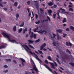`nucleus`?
I'll use <instances>...</instances> for the list:
<instances>
[{
  "instance_id": "f257e3e1",
  "label": "nucleus",
  "mask_w": 74,
  "mask_h": 74,
  "mask_svg": "<svg viewBox=\"0 0 74 74\" xmlns=\"http://www.w3.org/2000/svg\"><path fill=\"white\" fill-rule=\"evenodd\" d=\"M2 34L3 36H4L5 37H6V38H7L8 39L9 41H10V42H12V43H14L15 42V43H17L16 41L14 40H11V39H10V36L7 34L6 33L4 32H2Z\"/></svg>"
},
{
  "instance_id": "f03ea898",
  "label": "nucleus",
  "mask_w": 74,
  "mask_h": 74,
  "mask_svg": "<svg viewBox=\"0 0 74 74\" xmlns=\"http://www.w3.org/2000/svg\"><path fill=\"white\" fill-rule=\"evenodd\" d=\"M31 61L32 64H34L33 69L34 70H35V71H38V69H37V67H36V65H35V64H34V62L33 60H31Z\"/></svg>"
},
{
  "instance_id": "7ed1b4c3",
  "label": "nucleus",
  "mask_w": 74,
  "mask_h": 74,
  "mask_svg": "<svg viewBox=\"0 0 74 74\" xmlns=\"http://www.w3.org/2000/svg\"><path fill=\"white\" fill-rule=\"evenodd\" d=\"M45 46H46V44L44 43L41 46H40V51H42V49H44V48Z\"/></svg>"
},
{
  "instance_id": "20e7f679",
  "label": "nucleus",
  "mask_w": 74,
  "mask_h": 74,
  "mask_svg": "<svg viewBox=\"0 0 74 74\" xmlns=\"http://www.w3.org/2000/svg\"><path fill=\"white\" fill-rule=\"evenodd\" d=\"M60 10H62V11H65L66 10L64 9H62V8H60V9H59L57 11V12L56 13V14H59V13L60 12Z\"/></svg>"
},
{
  "instance_id": "39448f33",
  "label": "nucleus",
  "mask_w": 74,
  "mask_h": 74,
  "mask_svg": "<svg viewBox=\"0 0 74 74\" xmlns=\"http://www.w3.org/2000/svg\"><path fill=\"white\" fill-rule=\"evenodd\" d=\"M33 54L34 55H35V56H36V59H37V60H38V61H40V62H42V61H41V60L38 58V56L37 55H36V54L34 52Z\"/></svg>"
},
{
  "instance_id": "423d86ee",
  "label": "nucleus",
  "mask_w": 74,
  "mask_h": 74,
  "mask_svg": "<svg viewBox=\"0 0 74 74\" xmlns=\"http://www.w3.org/2000/svg\"><path fill=\"white\" fill-rule=\"evenodd\" d=\"M45 31H42V29L40 30L39 31H38L37 32L39 34H43V33H44Z\"/></svg>"
},
{
  "instance_id": "0eeeda50",
  "label": "nucleus",
  "mask_w": 74,
  "mask_h": 74,
  "mask_svg": "<svg viewBox=\"0 0 74 74\" xmlns=\"http://www.w3.org/2000/svg\"><path fill=\"white\" fill-rule=\"evenodd\" d=\"M66 44L67 46H69V45L70 47H71V46H72V44H71L70 42H69V43L68 42H66Z\"/></svg>"
},
{
  "instance_id": "6e6552de",
  "label": "nucleus",
  "mask_w": 74,
  "mask_h": 74,
  "mask_svg": "<svg viewBox=\"0 0 74 74\" xmlns=\"http://www.w3.org/2000/svg\"><path fill=\"white\" fill-rule=\"evenodd\" d=\"M44 66L46 67V68L47 69H48L50 71H51V72H52V70H51V69H50L49 67H48V66H47V65L45 64H44Z\"/></svg>"
},
{
  "instance_id": "1a4fd4ad",
  "label": "nucleus",
  "mask_w": 74,
  "mask_h": 74,
  "mask_svg": "<svg viewBox=\"0 0 74 74\" xmlns=\"http://www.w3.org/2000/svg\"><path fill=\"white\" fill-rule=\"evenodd\" d=\"M21 60L22 61V64L23 66H25V64L23 63L24 62H25V60L23 58H21Z\"/></svg>"
},
{
  "instance_id": "9d476101",
  "label": "nucleus",
  "mask_w": 74,
  "mask_h": 74,
  "mask_svg": "<svg viewBox=\"0 0 74 74\" xmlns=\"http://www.w3.org/2000/svg\"><path fill=\"white\" fill-rule=\"evenodd\" d=\"M28 41L29 42V44H32L34 42V41L33 40H28Z\"/></svg>"
},
{
  "instance_id": "9b49d317",
  "label": "nucleus",
  "mask_w": 74,
  "mask_h": 74,
  "mask_svg": "<svg viewBox=\"0 0 74 74\" xmlns=\"http://www.w3.org/2000/svg\"><path fill=\"white\" fill-rule=\"evenodd\" d=\"M56 31L57 33H58L59 32L60 33H62V31L63 30L62 29H57L56 30Z\"/></svg>"
},
{
  "instance_id": "f8f14e48",
  "label": "nucleus",
  "mask_w": 74,
  "mask_h": 74,
  "mask_svg": "<svg viewBox=\"0 0 74 74\" xmlns=\"http://www.w3.org/2000/svg\"><path fill=\"white\" fill-rule=\"evenodd\" d=\"M48 12V13L49 14V15H52V10H47Z\"/></svg>"
},
{
  "instance_id": "ddd939ff",
  "label": "nucleus",
  "mask_w": 74,
  "mask_h": 74,
  "mask_svg": "<svg viewBox=\"0 0 74 74\" xmlns=\"http://www.w3.org/2000/svg\"><path fill=\"white\" fill-rule=\"evenodd\" d=\"M51 68H53V69H55V66H55V65H54V64L53 63H51Z\"/></svg>"
},
{
  "instance_id": "4468645a",
  "label": "nucleus",
  "mask_w": 74,
  "mask_h": 74,
  "mask_svg": "<svg viewBox=\"0 0 74 74\" xmlns=\"http://www.w3.org/2000/svg\"><path fill=\"white\" fill-rule=\"evenodd\" d=\"M48 4L49 6H51V5H52L53 4V3L51 2H50V3H48Z\"/></svg>"
},
{
  "instance_id": "2eb2a0df",
  "label": "nucleus",
  "mask_w": 74,
  "mask_h": 74,
  "mask_svg": "<svg viewBox=\"0 0 74 74\" xmlns=\"http://www.w3.org/2000/svg\"><path fill=\"white\" fill-rule=\"evenodd\" d=\"M57 39L58 40H62V38H61V37L59 36V34H58L57 36Z\"/></svg>"
},
{
  "instance_id": "dca6fc26",
  "label": "nucleus",
  "mask_w": 74,
  "mask_h": 74,
  "mask_svg": "<svg viewBox=\"0 0 74 74\" xmlns=\"http://www.w3.org/2000/svg\"><path fill=\"white\" fill-rule=\"evenodd\" d=\"M33 37V32H32L31 34L30 35V38H32Z\"/></svg>"
},
{
  "instance_id": "f3484780",
  "label": "nucleus",
  "mask_w": 74,
  "mask_h": 74,
  "mask_svg": "<svg viewBox=\"0 0 74 74\" xmlns=\"http://www.w3.org/2000/svg\"><path fill=\"white\" fill-rule=\"evenodd\" d=\"M63 19H63V21H62V23H64L65 22H66V19L65 18H64Z\"/></svg>"
},
{
  "instance_id": "a211bd4d",
  "label": "nucleus",
  "mask_w": 74,
  "mask_h": 74,
  "mask_svg": "<svg viewBox=\"0 0 74 74\" xmlns=\"http://www.w3.org/2000/svg\"><path fill=\"white\" fill-rule=\"evenodd\" d=\"M13 30L14 32H15L16 30V26H14L13 28Z\"/></svg>"
},
{
  "instance_id": "6ab92c4d",
  "label": "nucleus",
  "mask_w": 74,
  "mask_h": 74,
  "mask_svg": "<svg viewBox=\"0 0 74 74\" xmlns=\"http://www.w3.org/2000/svg\"><path fill=\"white\" fill-rule=\"evenodd\" d=\"M27 28H26L23 31V33H24V34H25L26 33V31H27Z\"/></svg>"
},
{
  "instance_id": "aec40b11",
  "label": "nucleus",
  "mask_w": 74,
  "mask_h": 74,
  "mask_svg": "<svg viewBox=\"0 0 74 74\" xmlns=\"http://www.w3.org/2000/svg\"><path fill=\"white\" fill-rule=\"evenodd\" d=\"M70 28L71 30H73V32H74V27L72 26H70Z\"/></svg>"
},
{
  "instance_id": "412c9836",
  "label": "nucleus",
  "mask_w": 74,
  "mask_h": 74,
  "mask_svg": "<svg viewBox=\"0 0 74 74\" xmlns=\"http://www.w3.org/2000/svg\"><path fill=\"white\" fill-rule=\"evenodd\" d=\"M24 26V22H23L20 25V27H22Z\"/></svg>"
},
{
  "instance_id": "4be33fe9",
  "label": "nucleus",
  "mask_w": 74,
  "mask_h": 74,
  "mask_svg": "<svg viewBox=\"0 0 74 74\" xmlns=\"http://www.w3.org/2000/svg\"><path fill=\"white\" fill-rule=\"evenodd\" d=\"M14 5L15 6V7H17L18 5V2H15Z\"/></svg>"
},
{
  "instance_id": "5701e85b",
  "label": "nucleus",
  "mask_w": 74,
  "mask_h": 74,
  "mask_svg": "<svg viewBox=\"0 0 74 74\" xmlns=\"http://www.w3.org/2000/svg\"><path fill=\"white\" fill-rule=\"evenodd\" d=\"M66 52H68V53H69V54H71V52L70 51V50H69L68 49H67L66 50Z\"/></svg>"
},
{
  "instance_id": "b1692460",
  "label": "nucleus",
  "mask_w": 74,
  "mask_h": 74,
  "mask_svg": "<svg viewBox=\"0 0 74 74\" xmlns=\"http://www.w3.org/2000/svg\"><path fill=\"white\" fill-rule=\"evenodd\" d=\"M69 64H71V66H72L73 67H74V63L70 62L69 63Z\"/></svg>"
},
{
  "instance_id": "393cba45",
  "label": "nucleus",
  "mask_w": 74,
  "mask_h": 74,
  "mask_svg": "<svg viewBox=\"0 0 74 74\" xmlns=\"http://www.w3.org/2000/svg\"><path fill=\"white\" fill-rule=\"evenodd\" d=\"M1 47V49H2L3 48H5V46H4L3 45H2L0 46Z\"/></svg>"
},
{
  "instance_id": "a878e982",
  "label": "nucleus",
  "mask_w": 74,
  "mask_h": 74,
  "mask_svg": "<svg viewBox=\"0 0 74 74\" xmlns=\"http://www.w3.org/2000/svg\"><path fill=\"white\" fill-rule=\"evenodd\" d=\"M40 39H38V40H36V41H35V42H40Z\"/></svg>"
},
{
  "instance_id": "bb28decb",
  "label": "nucleus",
  "mask_w": 74,
  "mask_h": 74,
  "mask_svg": "<svg viewBox=\"0 0 74 74\" xmlns=\"http://www.w3.org/2000/svg\"><path fill=\"white\" fill-rule=\"evenodd\" d=\"M63 34L64 35H63L62 37H64V38H65V37H66V36H67V34H66L63 33Z\"/></svg>"
},
{
  "instance_id": "cd10ccee",
  "label": "nucleus",
  "mask_w": 74,
  "mask_h": 74,
  "mask_svg": "<svg viewBox=\"0 0 74 74\" xmlns=\"http://www.w3.org/2000/svg\"><path fill=\"white\" fill-rule=\"evenodd\" d=\"M56 60L57 61V62H58V63L59 64H60V61H59V59L57 58H56Z\"/></svg>"
},
{
  "instance_id": "c85d7f7f",
  "label": "nucleus",
  "mask_w": 74,
  "mask_h": 74,
  "mask_svg": "<svg viewBox=\"0 0 74 74\" xmlns=\"http://www.w3.org/2000/svg\"><path fill=\"white\" fill-rule=\"evenodd\" d=\"M47 59L49 60H52V59H51V56H49L47 57Z\"/></svg>"
},
{
  "instance_id": "c756f323",
  "label": "nucleus",
  "mask_w": 74,
  "mask_h": 74,
  "mask_svg": "<svg viewBox=\"0 0 74 74\" xmlns=\"http://www.w3.org/2000/svg\"><path fill=\"white\" fill-rule=\"evenodd\" d=\"M40 23V20H38V22L36 21L35 22L36 24H39Z\"/></svg>"
},
{
  "instance_id": "7c9ffc66",
  "label": "nucleus",
  "mask_w": 74,
  "mask_h": 74,
  "mask_svg": "<svg viewBox=\"0 0 74 74\" xmlns=\"http://www.w3.org/2000/svg\"><path fill=\"white\" fill-rule=\"evenodd\" d=\"M24 46L26 47V48L28 49H29V50H30V49L29 48V47H28V46H27L26 45H24Z\"/></svg>"
},
{
  "instance_id": "2f4dec72",
  "label": "nucleus",
  "mask_w": 74,
  "mask_h": 74,
  "mask_svg": "<svg viewBox=\"0 0 74 74\" xmlns=\"http://www.w3.org/2000/svg\"><path fill=\"white\" fill-rule=\"evenodd\" d=\"M29 47H30V48H33V49H34V48L33 47V46H32L30 45H28Z\"/></svg>"
},
{
  "instance_id": "473e14b6",
  "label": "nucleus",
  "mask_w": 74,
  "mask_h": 74,
  "mask_svg": "<svg viewBox=\"0 0 74 74\" xmlns=\"http://www.w3.org/2000/svg\"><path fill=\"white\" fill-rule=\"evenodd\" d=\"M2 1V0H0V2H1ZM0 6H1V7H3V5H2V4L0 2Z\"/></svg>"
},
{
  "instance_id": "72a5a7b5",
  "label": "nucleus",
  "mask_w": 74,
  "mask_h": 74,
  "mask_svg": "<svg viewBox=\"0 0 74 74\" xmlns=\"http://www.w3.org/2000/svg\"><path fill=\"white\" fill-rule=\"evenodd\" d=\"M65 57L66 59H69V56L67 55L66 54L65 55Z\"/></svg>"
},
{
  "instance_id": "f704fd0d",
  "label": "nucleus",
  "mask_w": 74,
  "mask_h": 74,
  "mask_svg": "<svg viewBox=\"0 0 74 74\" xmlns=\"http://www.w3.org/2000/svg\"><path fill=\"white\" fill-rule=\"evenodd\" d=\"M69 11H73V8H70L69 9Z\"/></svg>"
},
{
  "instance_id": "c9c22d12",
  "label": "nucleus",
  "mask_w": 74,
  "mask_h": 74,
  "mask_svg": "<svg viewBox=\"0 0 74 74\" xmlns=\"http://www.w3.org/2000/svg\"><path fill=\"white\" fill-rule=\"evenodd\" d=\"M22 31V29L20 28V29L18 30V33H21Z\"/></svg>"
},
{
  "instance_id": "e433bc0d",
  "label": "nucleus",
  "mask_w": 74,
  "mask_h": 74,
  "mask_svg": "<svg viewBox=\"0 0 74 74\" xmlns=\"http://www.w3.org/2000/svg\"><path fill=\"white\" fill-rule=\"evenodd\" d=\"M45 62L47 64H48V60H45Z\"/></svg>"
},
{
  "instance_id": "4c0bfd02",
  "label": "nucleus",
  "mask_w": 74,
  "mask_h": 74,
  "mask_svg": "<svg viewBox=\"0 0 74 74\" xmlns=\"http://www.w3.org/2000/svg\"><path fill=\"white\" fill-rule=\"evenodd\" d=\"M38 51L39 53H41V54H42V55L43 54V53H42V51H40L39 50H38Z\"/></svg>"
},
{
  "instance_id": "58836bf2",
  "label": "nucleus",
  "mask_w": 74,
  "mask_h": 74,
  "mask_svg": "<svg viewBox=\"0 0 74 74\" xmlns=\"http://www.w3.org/2000/svg\"><path fill=\"white\" fill-rule=\"evenodd\" d=\"M19 17V14L17 13L16 14V18H18Z\"/></svg>"
},
{
  "instance_id": "ea45409f",
  "label": "nucleus",
  "mask_w": 74,
  "mask_h": 74,
  "mask_svg": "<svg viewBox=\"0 0 74 74\" xmlns=\"http://www.w3.org/2000/svg\"><path fill=\"white\" fill-rule=\"evenodd\" d=\"M53 19H55V17H56V14H53Z\"/></svg>"
},
{
  "instance_id": "a19ab883",
  "label": "nucleus",
  "mask_w": 74,
  "mask_h": 74,
  "mask_svg": "<svg viewBox=\"0 0 74 74\" xmlns=\"http://www.w3.org/2000/svg\"><path fill=\"white\" fill-rule=\"evenodd\" d=\"M56 42H53V46H56Z\"/></svg>"
},
{
  "instance_id": "79ce46f5",
  "label": "nucleus",
  "mask_w": 74,
  "mask_h": 74,
  "mask_svg": "<svg viewBox=\"0 0 74 74\" xmlns=\"http://www.w3.org/2000/svg\"><path fill=\"white\" fill-rule=\"evenodd\" d=\"M33 37L35 39L36 38V34H34L33 36Z\"/></svg>"
},
{
  "instance_id": "37998d69",
  "label": "nucleus",
  "mask_w": 74,
  "mask_h": 74,
  "mask_svg": "<svg viewBox=\"0 0 74 74\" xmlns=\"http://www.w3.org/2000/svg\"><path fill=\"white\" fill-rule=\"evenodd\" d=\"M27 4L28 5H30V1H28L27 2Z\"/></svg>"
},
{
  "instance_id": "c03bdc74",
  "label": "nucleus",
  "mask_w": 74,
  "mask_h": 74,
  "mask_svg": "<svg viewBox=\"0 0 74 74\" xmlns=\"http://www.w3.org/2000/svg\"><path fill=\"white\" fill-rule=\"evenodd\" d=\"M35 16L36 19H37V18H38V15L37 14H35Z\"/></svg>"
},
{
  "instance_id": "a18cd8bd",
  "label": "nucleus",
  "mask_w": 74,
  "mask_h": 74,
  "mask_svg": "<svg viewBox=\"0 0 74 74\" xmlns=\"http://www.w3.org/2000/svg\"><path fill=\"white\" fill-rule=\"evenodd\" d=\"M53 37L54 38H55V36H57L56 35L54 34H53Z\"/></svg>"
},
{
  "instance_id": "49530a36",
  "label": "nucleus",
  "mask_w": 74,
  "mask_h": 74,
  "mask_svg": "<svg viewBox=\"0 0 74 74\" xmlns=\"http://www.w3.org/2000/svg\"><path fill=\"white\" fill-rule=\"evenodd\" d=\"M31 74V73H30V72H28V71L27 72L25 73V74Z\"/></svg>"
},
{
  "instance_id": "de8ad7c7",
  "label": "nucleus",
  "mask_w": 74,
  "mask_h": 74,
  "mask_svg": "<svg viewBox=\"0 0 74 74\" xmlns=\"http://www.w3.org/2000/svg\"><path fill=\"white\" fill-rule=\"evenodd\" d=\"M40 11H41L42 12H44V10H42V9L40 8Z\"/></svg>"
},
{
  "instance_id": "09e8293b",
  "label": "nucleus",
  "mask_w": 74,
  "mask_h": 74,
  "mask_svg": "<svg viewBox=\"0 0 74 74\" xmlns=\"http://www.w3.org/2000/svg\"><path fill=\"white\" fill-rule=\"evenodd\" d=\"M47 18L48 19L49 21H51V20H50V18H49V16H47Z\"/></svg>"
},
{
  "instance_id": "8fccbe9b",
  "label": "nucleus",
  "mask_w": 74,
  "mask_h": 74,
  "mask_svg": "<svg viewBox=\"0 0 74 74\" xmlns=\"http://www.w3.org/2000/svg\"><path fill=\"white\" fill-rule=\"evenodd\" d=\"M66 30L67 32H69V28H67L66 29Z\"/></svg>"
},
{
  "instance_id": "3c124183",
  "label": "nucleus",
  "mask_w": 74,
  "mask_h": 74,
  "mask_svg": "<svg viewBox=\"0 0 74 74\" xmlns=\"http://www.w3.org/2000/svg\"><path fill=\"white\" fill-rule=\"evenodd\" d=\"M47 49H49V50L51 52H52V50H51V49H49V48L48 47L47 48Z\"/></svg>"
},
{
  "instance_id": "603ef678",
  "label": "nucleus",
  "mask_w": 74,
  "mask_h": 74,
  "mask_svg": "<svg viewBox=\"0 0 74 74\" xmlns=\"http://www.w3.org/2000/svg\"><path fill=\"white\" fill-rule=\"evenodd\" d=\"M54 63L55 66H56V67H57V66H58V65L57 64H56V63L55 62H54Z\"/></svg>"
},
{
  "instance_id": "864d4df0",
  "label": "nucleus",
  "mask_w": 74,
  "mask_h": 74,
  "mask_svg": "<svg viewBox=\"0 0 74 74\" xmlns=\"http://www.w3.org/2000/svg\"><path fill=\"white\" fill-rule=\"evenodd\" d=\"M4 68H7V67H8V66H7V65H5L4 66Z\"/></svg>"
},
{
  "instance_id": "5fc2aeb1",
  "label": "nucleus",
  "mask_w": 74,
  "mask_h": 74,
  "mask_svg": "<svg viewBox=\"0 0 74 74\" xmlns=\"http://www.w3.org/2000/svg\"><path fill=\"white\" fill-rule=\"evenodd\" d=\"M41 22L42 23H43V22H45V20H41Z\"/></svg>"
},
{
  "instance_id": "6e6d98bb",
  "label": "nucleus",
  "mask_w": 74,
  "mask_h": 74,
  "mask_svg": "<svg viewBox=\"0 0 74 74\" xmlns=\"http://www.w3.org/2000/svg\"><path fill=\"white\" fill-rule=\"evenodd\" d=\"M13 62L14 63H15V64H16V63H17L16 62V61H15V60H14Z\"/></svg>"
},
{
  "instance_id": "4d7b16f0",
  "label": "nucleus",
  "mask_w": 74,
  "mask_h": 74,
  "mask_svg": "<svg viewBox=\"0 0 74 74\" xmlns=\"http://www.w3.org/2000/svg\"><path fill=\"white\" fill-rule=\"evenodd\" d=\"M3 9L5 11H7V8H3Z\"/></svg>"
},
{
  "instance_id": "13d9d810",
  "label": "nucleus",
  "mask_w": 74,
  "mask_h": 74,
  "mask_svg": "<svg viewBox=\"0 0 74 74\" xmlns=\"http://www.w3.org/2000/svg\"><path fill=\"white\" fill-rule=\"evenodd\" d=\"M53 7L54 8H56V7H57V5H54L53 6Z\"/></svg>"
},
{
  "instance_id": "bf43d9fd",
  "label": "nucleus",
  "mask_w": 74,
  "mask_h": 74,
  "mask_svg": "<svg viewBox=\"0 0 74 74\" xmlns=\"http://www.w3.org/2000/svg\"><path fill=\"white\" fill-rule=\"evenodd\" d=\"M27 10L28 11V12H30V9L29 8L28 9L27 8Z\"/></svg>"
},
{
  "instance_id": "052dcab7",
  "label": "nucleus",
  "mask_w": 74,
  "mask_h": 74,
  "mask_svg": "<svg viewBox=\"0 0 74 74\" xmlns=\"http://www.w3.org/2000/svg\"><path fill=\"white\" fill-rule=\"evenodd\" d=\"M43 31H45L44 32H45V33L44 34H47V31H45V30H44Z\"/></svg>"
},
{
  "instance_id": "680f3d73",
  "label": "nucleus",
  "mask_w": 74,
  "mask_h": 74,
  "mask_svg": "<svg viewBox=\"0 0 74 74\" xmlns=\"http://www.w3.org/2000/svg\"><path fill=\"white\" fill-rule=\"evenodd\" d=\"M69 8H70V7H73V6L71 5H69Z\"/></svg>"
},
{
  "instance_id": "e2e57ef3",
  "label": "nucleus",
  "mask_w": 74,
  "mask_h": 74,
  "mask_svg": "<svg viewBox=\"0 0 74 74\" xmlns=\"http://www.w3.org/2000/svg\"><path fill=\"white\" fill-rule=\"evenodd\" d=\"M3 72L5 73H7V72H8V70H7L6 71H4Z\"/></svg>"
},
{
  "instance_id": "0e129e2a",
  "label": "nucleus",
  "mask_w": 74,
  "mask_h": 74,
  "mask_svg": "<svg viewBox=\"0 0 74 74\" xmlns=\"http://www.w3.org/2000/svg\"><path fill=\"white\" fill-rule=\"evenodd\" d=\"M32 14L33 16L34 17V13H33V11H32Z\"/></svg>"
},
{
  "instance_id": "69168bd1",
  "label": "nucleus",
  "mask_w": 74,
  "mask_h": 74,
  "mask_svg": "<svg viewBox=\"0 0 74 74\" xmlns=\"http://www.w3.org/2000/svg\"><path fill=\"white\" fill-rule=\"evenodd\" d=\"M33 30L34 32H37V30L36 29H34Z\"/></svg>"
},
{
  "instance_id": "338daca9",
  "label": "nucleus",
  "mask_w": 74,
  "mask_h": 74,
  "mask_svg": "<svg viewBox=\"0 0 74 74\" xmlns=\"http://www.w3.org/2000/svg\"><path fill=\"white\" fill-rule=\"evenodd\" d=\"M29 36V35L28 34H27L25 36V37H28Z\"/></svg>"
},
{
  "instance_id": "774afa93",
  "label": "nucleus",
  "mask_w": 74,
  "mask_h": 74,
  "mask_svg": "<svg viewBox=\"0 0 74 74\" xmlns=\"http://www.w3.org/2000/svg\"><path fill=\"white\" fill-rule=\"evenodd\" d=\"M43 50L44 51H47V49H45V48H44V49H43Z\"/></svg>"
}]
</instances>
